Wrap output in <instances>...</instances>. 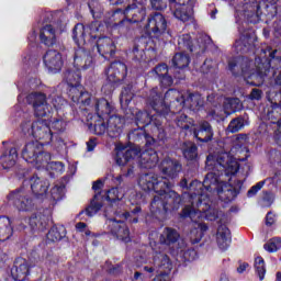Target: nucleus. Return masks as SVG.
<instances>
[{"mask_svg": "<svg viewBox=\"0 0 281 281\" xmlns=\"http://www.w3.org/2000/svg\"><path fill=\"white\" fill-rule=\"evenodd\" d=\"M154 135L157 136L158 139H164L166 137V132H164V128L159 127V125H155L153 128Z\"/></svg>", "mask_w": 281, "mask_h": 281, "instance_id": "obj_53", "label": "nucleus"}, {"mask_svg": "<svg viewBox=\"0 0 281 281\" xmlns=\"http://www.w3.org/2000/svg\"><path fill=\"white\" fill-rule=\"evenodd\" d=\"M161 85H162L164 87H171V85H172V77H170V76H168V75L162 76V78H161Z\"/></svg>", "mask_w": 281, "mask_h": 281, "instance_id": "obj_57", "label": "nucleus"}, {"mask_svg": "<svg viewBox=\"0 0 281 281\" xmlns=\"http://www.w3.org/2000/svg\"><path fill=\"white\" fill-rule=\"evenodd\" d=\"M237 142H247L248 136L247 134H239L236 136Z\"/></svg>", "mask_w": 281, "mask_h": 281, "instance_id": "obj_62", "label": "nucleus"}, {"mask_svg": "<svg viewBox=\"0 0 281 281\" xmlns=\"http://www.w3.org/2000/svg\"><path fill=\"white\" fill-rule=\"evenodd\" d=\"M97 47L101 56H113L115 54V44L110 37H101L97 42Z\"/></svg>", "mask_w": 281, "mask_h": 281, "instance_id": "obj_26", "label": "nucleus"}, {"mask_svg": "<svg viewBox=\"0 0 281 281\" xmlns=\"http://www.w3.org/2000/svg\"><path fill=\"white\" fill-rule=\"evenodd\" d=\"M176 124L177 126H179V128H182L183 131H192V128L194 127V120L188 119V115L186 114H180L179 116H177Z\"/></svg>", "mask_w": 281, "mask_h": 281, "instance_id": "obj_37", "label": "nucleus"}, {"mask_svg": "<svg viewBox=\"0 0 281 281\" xmlns=\"http://www.w3.org/2000/svg\"><path fill=\"white\" fill-rule=\"evenodd\" d=\"M30 186L33 194H37L38 196L45 194L49 188V182L38 176H33L30 179Z\"/></svg>", "mask_w": 281, "mask_h": 281, "instance_id": "obj_25", "label": "nucleus"}, {"mask_svg": "<svg viewBox=\"0 0 281 281\" xmlns=\"http://www.w3.org/2000/svg\"><path fill=\"white\" fill-rule=\"evenodd\" d=\"M9 201H12L13 205L19 210V212H30L34 207V202L32 198L27 194V191L20 189L18 191L11 192L8 195Z\"/></svg>", "mask_w": 281, "mask_h": 281, "instance_id": "obj_13", "label": "nucleus"}, {"mask_svg": "<svg viewBox=\"0 0 281 281\" xmlns=\"http://www.w3.org/2000/svg\"><path fill=\"white\" fill-rule=\"evenodd\" d=\"M100 188H102V181H100V180L94 182L92 186V189L95 191L100 190Z\"/></svg>", "mask_w": 281, "mask_h": 281, "instance_id": "obj_64", "label": "nucleus"}, {"mask_svg": "<svg viewBox=\"0 0 281 281\" xmlns=\"http://www.w3.org/2000/svg\"><path fill=\"white\" fill-rule=\"evenodd\" d=\"M44 64L48 71L52 74H58V71L63 69V55L57 50H47L44 55Z\"/></svg>", "mask_w": 281, "mask_h": 281, "instance_id": "obj_17", "label": "nucleus"}, {"mask_svg": "<svg viewBox=\"0 0 281 281\" xmlns=\"http://www.w3.org/2000/svg\"><path fill=\"white\" fill-rule=\"evenodd\" d=\"M86 33H85V25L77 24L74 29L72 38L77 45L82 46L86 43L85 40Z\"/></svg>", "mask_w": 281, "mask_h": 281, "instance_id": "obj_39", "label": "nucleus"}, {"mask_svg": "<svg viewBox=\"0 0 281 281\" xmlns=\"http://www.w3.org/2000/svg\"><path fill=\"white\" fill-rule=\"evenodd\" d=\"M66 234L67 231H65V226H53L47 234V240H50V243H57V240H63Z\"/></svg>", "mask_w": 281, "mask_h": 281, "instance_id": "obj_34", "label": "nucleus"}, {"mask_svg": "<svg viewBox=\"0 0 281 281\" xmlns=\"http://www.w3.org/2000/svg\"><path fill=\"white\" fill-rule=\"evenodd\" d=\"M212 67H214V61L212 59H206L202 66V71H204V74H207Z\"/></svg>", "mask_w": 281, "mask_h": 281, "instance_id": "obj_55", "label": "nucleus"}, {"mask_svg": "<svg viewBox=\"0 0 281 281\" xmlns=\"http://www.w3.org/2000/svg\"><path fill=\"white\" fill-rule=\"evenodd\" d=\"M124 121L117 115H112L106 122L109 137H120L122 133V124Z\"/></svg>", "mask_w": 281, "mask_h": 281, "instance_id": "obj_24", "label": "nucleus"}, {"mask_svg": "<svg viewBox=\"0 0 281 281\" xmlns=\"http://www.w3.org/2000/svg\"><path fill=\"white\" fill-rule=\"evenodd\" d=\"M49 128L54 131V133H63L65 128H67V123L63 120H55L50 123Z\"/></svg>", "mask_w": 281, "mask_h": 281, "instance_id": "obj_48", "label": "nucleus"}, {"mask_svg": "<svg viewBox=\"0 0 281 281\" xmlns=\"http://www.w3.org/2000/svg\"><path fill=\"white\" fill-rule=\"evenodd\" d=\"M29 104H33L36 117H45L52 112V106L47 103V97L41 92H34L26 98Z\"/></svg>", "mask_w": 281, "mask_h": 281, "instance_id": "obj_10", "label": "nucleus"}, {"mask_svg": "<svg viewBox=\"0 0 281 281\" xmlns=\"http://www.w3.org/2000/svg\"><path fill=\"white\" fill-rule=\"evenodd\" d=\"M61 104H65V100H63L60 97H58L57 99H54L53 106L55 109H60Z\"/></svg>", "mask_w": 281, "mask_h": 281, "instance_id": "obj_59", "label": "nucleus"}, {"mask_svg": "<svg viewBox=\"0 0 281 281\" xmlns=\"http://www.w3.org/2000/svg\"><path fill=\"white\" fill-rule=\"evenodd\" d=\"M153 94L155 95L149 99V105L156 113H159V115H166V113H168V108L164 104L161 95L157 94V89L151 90V95Z\"/></svg>", "mask_w": 281, "mask_h": 281, "instance_id": "obj_28", "label": "nucleus"}, {"mask_svg": "<svg viewBox=\"0 0 281 281\" xmlns=\"http://www.w3.org/2000/svg\"><path fill=\"white\" fill-rule=\"evenodd\" d=\"M136 124L144 128V126H148V124H153V117L148 114V112H136Z\"/></svg>", "mask_w": 281, "mask_h": 281, "instance_id": "obj_42", "label": "nucleus"}, {"mask_svg": "<svg viewBox=\"0 0 281 281\" xmlns=\"http://www.w3.org/2000/svg\"><path fill=\"white\" fill-rule=\"evenodd\" d=\"M245 126V121L243 119H235L231 121L227 126V133H238Z\"/></svg>", "mask_w": 281, "mask_h": 281, "instance_id": "obj_46", "label": "nucleus"}, {"mask_svg": "<svg viewBox=\"0 0 281 281\" xmlns=\"http://www.w3.org/2000/svg\"><path fill=\"white\" fill-rule=\"evenodd\" d=\"M167 27L168 23L161 13L151 14L146 25L147 32H149V34H154L155 36H161V34L166 32Z\"/></svg>", "mask_w": 281, "mask_h": 281, "instance_id": "obj_14", "label": "nucleus"}, {"mask_svg": "<svg viewBox=\"0 0 281 281\" xmlns=\"http://www.w3.org/2000/svg\"><path fill=\"white\" fill-rule=\"evenodd\" d=\"M108 225L112 236H115L119 240H123V243L131 241V232L128 231L126 223L116 220H109Z\"/></svg>", "mask_w": 281, "mask_h": 281, "instance_id": "obj_15", "label": "nucleus"}, {"mask_svg": "<svg viewBox=\"0 0 281 281\" xmlns=\"http://www.w3.org/2000/svg\"><path fill=\"white\" fill-rule=\"evenodd\" d=\"M74 63L77 70L80 71V69H89L91 63H93V58L85 48H78L75 53Z\"/></svg>", "mask_w": 281, "mask_h": 281, "instance_id": "obj_22", "label": "nucleus"}, {"mask_svg": "<svg viewBox=\"0 0 281 281\" xmlns=\"http://www.w3.org/2000/svg\"><path fill=\"white\" fill-rule=\"evenodd\" d=\"M22 157L35 168H41L47 161H52V155L43 150V143L40 142L27 143L22 150Z\"/></svg>", "mask_w": 281, "mask_h": 281, "instance_id": "obj_4", "label": "nucleus"}, {"mask_svg": "<svg viewBox=\"0 0 281 281\" xmlns=\"http://www.w3.org/2000/svg\"><path fill=\"white\" fill-rule=\"evenodd\" d=\"M40 221H41V217H38V216H33V217H31V218H30V225H31V227H33V229H34L35 227H38V228L43 227V223H41Z\"/></svg>", "mask_w": 281, "mask_h": 281, "instance_id": "obj_54", "label": "nucleus"}, {"mask_svg": "<svg viewBox=\"0 0 281 281\" xmlns=\"http://www.w3.org/2000/svg\"><path fill=\"white\" fill-rule=\"evenodd\" d=\"M216 240L220 249L225 251L232 245V232L225 225H221L217 228Z\"/></svg>", "mask_w": 281, "mask_h": 281, "instance_id": "obj_23", "label": "nucleus"}, {"mask_svg": "<svg viewBox=\"0 0 281 281\" xmlns=\"http://www.w3.org/2000/svg\"><path fill=\"white\" fill-rule=\"evenodd\" d=\"M179 233L175 228L167 227L160 235V243L162 245H172L179 240Z\"/></svg>", "mask_w": 281, "mask_h": 281, "instance_id": "obj_31", "label": "nucleus"}, {"mask_svg": "<svg viewBox=\"0 0 281 281\" xmlns=\"http://www.w3.org/2000/svg\"><path fill=\"white\" fill-rule=\"evenodd\" d=\"M121 199H124V192H122V189L112 188L106 193V201H121Z\"/></svg>", "mask_w": 281, "mask_h": 281, "instance_id": "obj_45", "label": "nucleus"}, {"mask_svg": "<svg viewBox=\"0 0 281 281\" xmlns=\"http://www.w3.org/2000/svg\"><path fill=\"white\" fill-rule=\"evenodd\" d=\"M22 130L24 131V133H31V135L35 139H40L44 142V144H49L54 135L52 127H49V125H47V122H45L44 120H38L33 123H25L22 125Z\"/></svg>", "mask_w": 281, "mask_h": 281, "instance_id": "obj_8", "label": "nucleus"}, {"mask_svg": "<svg viewBox=\"0 0 281 281\" xmlns=\"http://www.w3.org/2000/svg\"><path fill=\"white\" fill-rule=\"evenodd\" d=\"M138 186L145 192H156V194H161L166 190L172 188V182L164 177H158L155 173H144L138 179Z\"/></svg>", "mask_w": 281, "mask_h": 281, "instance_id": "obj_7", "label": "nucleus"}, {"mask_svg": "<svg viewBox=\"0 0 281 281\" xmlns=\"http://www.w3.org/2000/svg\"><path fill=\"white\" fill-rule=\"evenodd\" d=\"M154 262L155 265H157V267H170V259L168 258V256H166L165 254L161 252H157L154 256Z\"/></svg>", "mask_w": 281, "mask_h": 281, "instance_id": "obj_47", "label": "nucleus"}, {"mask_svg": "<svg viewBox=\"0 0 281 281\" xmlns=\"http://www.w3.org/2000/svg\"><path fill=\"white\" fill-rule=\"evenodd\" d=\"M250 98L251 100H260V98H262V91L259 89H252Z\"/></svg>", "mask_w": 281, "mask_h": 281, "instance_id": "obj_58", "label": "nucleus"}, {"mask_svg": "<svg viewBox=\"0 0 281 281\" xmlns=\"http://www.w3.org/2000/svg\"><path fill=\"white\" fill-rule=\"evenodd\" d=\"M12 234L13 229L10 218L5 216L0 217V243H5V240H10Z\"/></svg>", "mask_w": 281, "mask_h": 281, "instance_id": "obj_29", "label": "nucleus"}, {"mask_svg": "<svg viewBox=\"0 0 281 281\" xmlns=\"http://www.w3.org/2000/svg\"><path fill=\"white\" fill-rule=\"evenodd\" d=\"M56 29L53 25H45L40 33V40L47 47L56 44V32H63L67 25V20L65 18L59 19L56 23Z\"/></svg>", "mask_w": 281, "mask_h": 281, "instance_id": "obj_11", "label": "nucleus"}, {"mask_svg": "<svg viewBox=\"0 0 281 281\" xmlns=\"http://www.w3.org/2000/svg\"><path fill=\"white\" fill-rule=\"evenodd\" d=\"M160 170L165 177H169V179H177V177H179V172H181V164L177 160L166 158L160 165Z\"/></svg>", "mask_w": 281, "mask_h": 281, "instance_id": "obj_18", "label": "nucleus"}, {"mask_svg": "<svg viewBox=\"0 0 281 281\" xmlns=\"http://www.w3.org/2000/svg\"><path fill=\"white\" fill-rule=\"evenodd\" d=\"M87 147L89 153H91V150H93L95 148V139L91 138L88 143H87Z\"/></svg>", "mask_w": 281, "mask_h": 281, "instance_id": "obj_60", "label": "nucleus"}, {"mask_svg": "<svg viewBox=\"0 0 281 281\" xmlns=\"http://www.w3.org/2000/svg\"><path fill=\"white\" fill-rule=\"evenodd\" d=\"M173 95L176 98L177 104H179V111L183 108L190 111H201L203 109V97L199 93H191L188 91L179 92L177 90H169L166 92L165 97L170 98Z\"/></svg>", "mask_w": 281, "mask_h": 281, "instance_id": "obj_6", "label": "nucleus"}, {"mask_svg": "<svg viewBox=\"0 0 281 281\" xmlns=\"http://www.w3.org/2000/svg\"><path fill=\"white\" fill-rule=\"evenodd\" d=\"M255 269L259 277V280H265V274L267 273V269L265 268V259H262V257H257L255 259Z\"/></svg>", "mask_w": 281, "mask_h": 281, "instance_id": "obj_44", "label": "nucleus"}, {"mask_svg": "<svg viewBox=\"0 0 281 281\" xmlns=\"http://www.w3.org/2000/svg\"><path fill=\"white\" fill-rule=\"evenodd\" d=\"M97 117H104V115H111L113 105L106 99H98L94 104Z\"/></svg>", "mask_w": 281, "mask_h": 281, "instance_id": "obj_30", "label": "nucleus"}, {"mask_svg": "<svg viewBox=\"0 0 281 281\" xmlns=\"http://www.w3.org/2000/svg\"><path fill=\"white\" fill-rule=\"evenodd\" d=\"M116 164L117 166H126L131 159H138L142 168H155L159 156L154 149H147L142 151L137 146H124L123 144L116 145Z\"/></svg>", "mask_w": 281, "mask_h": 281, "instance_id": "obj_2", "label": "nucleus"}, {"mask_svg": "<svg viewBox=\"0 0 281 281\" xmlns=\"http://www.w3.org/2000/svg\"><path fill=\"white\" fill-rule=\"evenodd\" d=\"M121 104H128L131 100H133V94L131 93V89L125 88L121 93Z\"/></svg>", "mask_w": 281, "mask_h": 281, "instance_id": "obj_50", "label": "nucleus"}, {"mask_svg": "<svg viewBox=\"0 0 281 281\" xmlns=\"http://www.w3.org/2000/svg\"><path fill=\"white\" fill-rule=\"evenodd\" d=\"M212 40L207 35H200L195 45H192V36L190 34L180 35L178 45L180 49H189V52H205Z\"/></svg>", "mask_w": 281, "mask_h": 281, "instance_id": "obj_9", "label": "nucleus"}, {"mask_svg": "<svg viewBox=\"0 0 281 281\" xmlns=\"http://www.w3.org/2000/svg\"><path fill=\"white\" fill-rule=\"evenodd\" d=\"M64 78L67 85L71 87L69 95L74 102L78 104H89L91 102V95L80 86V72L78 70L66 71Z\"/></svg>", "mask_w": 281, "mask_h": 281, "instance_id": "obj_5", "label": "nucleus"}, {"mask_svg": "<svg viewBox=\"0 0 281 281\" xmlns=\"http://www.w3.org/2000/svg\"><path fill=\"white\" fill-rule=\"evenodd\" d=\"M151 5L154 10H161V5H159V0H151Z\"/></svg>", "mask_w": 281, "mask_h": 281, "instance_id": "obj_63", "label": "nucleus"}, {"mask_svg": "<svg viewBox=\"0 0 281 281\" xmlns=\"http://www.w3.org/2000/svg\"><path fill=\"white\" fill-rule=\"evenodd\" d=\"M172 63L176 69H186L190 65V56L178 53L175 55Z\"/></svg>", "mask_w": 281, "mask_h": 281, "instance_id": "obj_36", "label": "nucleus"}, {"mask_svg": "<svg viewBox=\"0 0 281 281\" xmlns=\"http://www.w3.org/2000/svg\"><path fill=\"white\" fill-rule=\"evenodd\" d=\"M140 14L142 18H144L145 11L142 9H137V4H132L125 9V14H132L135 16L136 14Z\"/></svg>", "mask_w": 281, "mask_h": 281, "instance_id": "obj_51", "label": "nucleus"}, {"mask_svg": "<svg viewBox=\"0 0 281 281\" xmlns=\"http://www.w3.org/2000/svg\"><path fill=\"white\" fill-rule=\"evenodd\" d=\"M262 188H265V181H260V182L256 183L248 190L247 196L249 199H251V196H256L258 194V192H260V190H262Z\"/></svg>", "mask_w": 281, "mask_h": 281, "instance_id": "obj_49", "label": "nucleus"}, {"mask_svg": "<svg viewBox=\"0 0 281 281\" xmlns=\"http://www.w3.org/2000/svg\"><path fill=\"white\" fill-rule=\"evenodd\" d=\"M16 159H18L16 148H11L8 155H3L0 158L2 168H4V170H8L14 167V164H16Z\"/></svg>", "mask_w": 281, "mask_h": 281, "instance_id": "obj_33", "label": "nucleus"}, {"mask_svg": "<svg viewBox=\"0 0 281 281\" xmlns=\"http://www.w3.org/2000/svg\"><path fill=\"white\" fill-rule=\"evenodd\" d=\"M102 209V203L100 202L99 193L94 194L93 199L90 202V205L86 209V214L88 216H95L98 212Z\"/></svg>", "mask_w": 281, "mask_h": 281, "instance_id": "obj_35", "label": "nucleus"}, {"mask_svg": "<svg viewBox=\"0 0 281 281\" xmlns=\"http://www.w3.org/2000/svg\"><path fill=\"white\" fill-rule=\"evenodd\" d=\"M183 157L188 159V161H194L199 157V151L196 145L192 142L184 143L182 146Z\"/></svg>", "mask_w": 281, "mask_h": 281, "instance_id": "obj_32", "label": "nucleus"}, {"mask_svg": "<svg viewBox=\"0 0 281 281\" xmlns=\"http://www.w3.org/2000/svg\"><path fill=\"white\" fill-rule=\"evenodd\" d=\"M247 267H249V263H247V262L241 263V265L237 268V272H238V273H245V271H247Z\"/></svg>", "mask_w": 281, "mask_h": 281, "instance_id": "obj_61", "label": "nucleus"}, {"mask_svg": "<svg viewBox=\"0 0 281 281\" xmlns=\"http://www.w3.org/2000/svg\"><path fill=\"white\" fill-rule=\"evenodd\" d=\"M106 76L110 82H117L126 76V65L122 61H114L106 70Z\"/></svg>", "mask_w": 281, "mask_h": 281, "instance_id": "obj_20", "label": "nucleus"}, {"mask_svg": "<svg viewBox=\"0 0 281 281\" xmlns=\"http://www.w3.org/2000/svg\"><path fill=\"white\" fill-rule=\"evenodd\" d=\"M11 276L15 281H24L30 276V265L25 259L15 260Z\"/></svg>", "mask_w": 281, "mask_h": 281, "instance_id": "obj_21", "label": "nucleus"}, {"mask_svg": "<svg viewBox=\"0 0 281 281\" xmlns=\"http://www.w3.org/2000/svg\"><path fill=\"white\" fill-rule=\"evenodd\" d=\"M89 128L94 135H104L108 133L106 123H104V119L98 117V120L89 125Z\"/></svg>", "mask_w": 281, "mask_h": 281, "instance_id": "obj_38", "label": "nucleus"}, {"mask_svg": "<svg viewBox=\"0 0 281 281\" xmlns=\"http://www.w3.org/2000/svg\"><path fill=\"white\" fill-rule=\"evenodd\" d=\"M41 168H46L52 175H63V172H65V165H63V162H49L48 160L47 164L42 165Z\"/></svg>", "mask_w": 281, "mask_h": 281, "instance_id": "obj_40", "label": "nucleus"}, {"mask_svg": "<svg viewBox=\"0 0 281 281\" xmlns=\"http://www.w3.org/2000/svg\"><path fill=\"white\" fill-rule=\"evenodd\" d=\"M153 74H156L159 78H162L164 76H167L168 74V66L166 64L158 65Z\"/></svg>", "mask_w": 281, "mask_h": 281, "instance_id": "obj_52", "label": "nucleus"}, {"mask_svg": "<svg viewBox=\"0 0 281 281\" xmlns=\"http://www.w3.org/2000/svg\"><path fill=\"white\" fill-rule=\"evenodd\" d=\"M191 131L193 132V137L199 142H212L214 137V130H212V125L206 121L200 122L198 126L193 125Z\"/></svg>", "mask_w": 281, "mask_h": 281, "instance_id": "obj_16", "label": "nucleus"}, {"mask_svg": "<svg viewBox=\"0 0 281 281\" xmlns=\"http://www.w3.org/2000/svg\"><path fill=\"white\" fill-rule=\"evenodd\" d=\"M192 14H194V9L192 4H178L176 11L173 12V16L179 21L186 23L187 21H192Z\"/></svg>", "mask_w": 281, "mask_h": 281, "instance_id": "obj_27", "label": "nucleus"}, {"mask_svg": "<svg viewBox=\"0 0 281 281\" xmlns=\"http://www.w3.org/2000/svg\"><path fill=\"white\" fill-rule=\"evenodd\" d=\"M238 65H240L241 67V74L244 76V78H251V80H258L259 83H256V81H252V85H262V78H265V76H267V72H262V70H260V68L257 70V72H251L249 75V67H251V61H248L245 58H238V60L236 61H229L228 63V67L231 69V71H234V69H236V67H238Z\"/></svg>", "mask_w": 281, "mask_h": 281, "instance_id": "obj_12", "label": "nucleus"}, {"mask_svg": "<svg viewBox=\"0 0 281 281\" xmlns=\"http://www.w3.org/2000/svg\"><path fill=\"white\" fill-rule=\"evenodd\" d=\"M263 249H266V251H269V254H276V251L281 249V238H271L268 243L265 244Z\"/></svg>", "mask_w": 281, "mask_h": 281, "instance_id": "obj_43", "label": "nucleus"}, {"mask_svg": "<svg viewBox=\"0 0 281 281\" xmlns=\"http://www.w3.org/2000/svg\"><path fill=\"white\" fill-rule=\"evenodd\" d=\"M273 223H276V214H273L272 212H268V214L266 216V225L268 227H271V225H273Z\"/></svg>", "mask_w": 281, "mask_h": 281, "instance_id": "obj_56", "label": "nucleus"}, {"mask_svg": "<svg viewBox=\"0 0 281 281\" xmlns=\"http://www.w3.org/2000/svg\"><path fill=\"white\" fill-rule=\"evenodd\" d=\"M240 109H243L240 99H225L223 112H218V109H216L213 111L212 115H216L217 117H225V115H232V113H236V111H240Z\"/></svg>", "mask_w": 281, "mask_h": 281, "instance_id": "obj_19", "label": "nucleus"}, {"mask_svg": "<svg viewBox=\"0 0 281 281\" xmlns=\"http://www.w3.org/2000/svg\"><path fill=\"white\" fill-rule=\"evenodd\" d=\"M206 168L212 170L205 176L202 182L194 180L189 186V192L183 194V199H190V205H187L182 210L181 216L188 218V216L195 223L194 229L191 231V243H200L203 238V232H207V225L199 223L198 218L206 216L209 221H214L216 216L209 217L210 211V196L217 192L220 199L229 203L234 201L238 194L237 190L243 188V181L237 180L233 182L234 175L238 172V161L229 153H218L215 155H209L206 157Z\"/></svg>", "mask_w": 281, "mask_h": 281, "instance_id": "obj_1", "label": "nucleus"}, {"mask_svg": "<svg viewBox=\"0 0 281 281\" xmlns=\"http://www.w3.org/2000/svg\"><path fill=\"white\" fill-rule=\"evenodd\" d=\"M181 203V196L175 191H168L166 189L159 194L154 196L150 204L151 214H159V212H166L167 210H177Z\"/></svg>", "mask_w": 281, "mask_h": 281, "instance_id": "obj_3", "label": "nucleus"}, {"mask_svg": "<svg viewBox=\"0 0 281 281\" xmlns=\"http://www.w3.org/2000/svg\"><path fill=\"white\" fill-rule=\"evenodd\" d=\"M131 137L135 138L136 140L145 139L146 146H153L155 144V138L153 136L146 134L144 130H134L131 134Z\"/></svg>", "mask_w": 281, "mask_h": 281, "instance_id": "obj_41", "label": "nucleus"}]
</instances>
